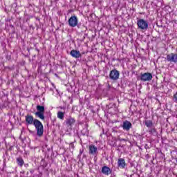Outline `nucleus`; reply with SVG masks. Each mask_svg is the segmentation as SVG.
I'll use <instances>...</instances> for the list:
<instances>
[{"mask_svg":"<svg viewBox=\"0 0 177 177\" xmlns=\"http://www.w3.org/2000/svg\"><path fill=\"white\" fill-rule=\"evenodd\" d=\"M137 26L138 30L146 31L149 28V22L144 19H138L137 20Z\"/></svg>","mask_w":177,"mask_h":177,"instance_id":"f03ea898","label":"nucleus"},{"mask_svg":"<svg viewBox=\"0 0 177 177\" xmlns=\"http://www.w3.org/2000/svg\"><path fill=\"white\" fill-rule=\"evenodd\" d=\"M149 133L151 135H153V136H156L157 135V129H156V128H151L149 129Z\"/></svg>","mask_w":177,"mask_h":177,"instance_id":"aec40b11","label":"nucleus"},{"mask_svg":"<svg viewBox=\"0 0 177 177\" xmlns=\"http://www.w3.org/2000/svg\"><path fill=\"white\" fill-rule=\"evenodd\" d=\"M33 125L37 131V136H39V138L44 136V124H42V122L37 119L35 120Z\"/></svg>","mask_w":177,"mask_h":177,"instance_id":"f257e3e1","label":"nucleus"},{"mask_svg":"<svg viewBox=\"0 0 177 177\" xmlns=\"http://www.w3.org/2000/svg\"><path fill=\"white\" fill-rule=\"evenodd\" d=\"M81 32H84V30H81Z\"/></svg>","mask_w":177,"mask_h":177,"instance_id":"473e14b6","label":"nucleus"},{"mask_svg":"<svg viewBox=\"0 0 177 177\" xmlns=\"http://www.w3.org/2000/svg\"><path fill=\"white\" fill-rule=\"evenodd\" d=\"M60 109H63V107H60Z\"/></svg>","mask_w":177,"mask_h":177,"instance_id":"4c0bfd02","label":"nucleus"},{"mask_svg":"<svg viewBox=\"0 0 177 177\" xmlns=\"http://www.w3.org/2000/svg\"><path fill=\"white\" fill-rule=\"evenodd\" d=\"M101 171L104 175L108 176V175L111 174L112 170H111V169H110V167H109L107 166H104V167H102Z\"/></svg>","mask_w":177,"mask_h":177,"instance_id":"f8f14e48","label":"nucleus"},{"mask_svg":"<svg viewBox=\"0 0 177 177\" xmlns=\"http://www.w3.org/2000/svg\"><path fill=\"white\" fill-rule=\"evenodd\" d=\"M147 147V145H145V149H147V147Z\"/></svg>","mask_w":177,"mask_h":177,"instance_id":"cd10ccee","label":"nucleus"},{"mask_svg":"<svg viewBox=\"0 0 177 177\" xmlns=\"http://www.w3.org/2000/svg\"><path fill=\"white\" fill-rule=\"evenodd\" d=\"M81 133L83 136H88V135H89V130H88V128H84L82 130Z\"/></svg>","mask_w":177,"mask_h":177,"instance_id":"f3484780","label":"nucleus"},{"mask_svg":"<svg viewBox=\"0 0 177 177\" xmlns=\"http://www.w3.org/2000/svg\"><path fill=\"white\" fill-rule=\"evenodd\" d=\"M113 106H115V104H113Z\"/></svg>","mask_w":177,"mask_h":177,"instance_id":"c9c22d12","label":"nucleus"},{"mask_svg":"<svg viewBox=\"0 0 177 177\" xmlns=\"http://www.w3.org/2000/svg\"><path fill=\"white\" fill-rule=\"evenodd\" d=\"M30 174H34V171H30Z\"/></svg>","mask_w":177,"mask_h":177,"instance_id":"a878e982","label":"nucleus"},{"mask_svg":"<svg viewBox=\"0 0 177 177\" xmlns=\"http://www.w3.org/2000/svg\"><path fill=\"white\" fill-rule=\"evenodd\" d=\"M57 118H59V120H64V113L62 111H58Z\"/></svg>","mask_w":177,"mask_h":177,"instance_id":"6ab92c4d","label":"nucleus"},{"mask_svg":"<svg viewBox=\"0 0 177 177\" xmlns=\"http://www.w3.org/2000/svg\"><path fill=\"white\" fill-rule=\"evenodd\" d=\"M167 62H170V63H177V54L176 53H171L167 55L166 57Z\"/></svg>","mask_w":177,"mask_h":177,"instance_id":"6e6552de","label":"nucleus"},{"mask_svg":"<svg viewBox=\"0 0 177 177\" xmlns=\"http://www.w3.org/2000/svg\"><path fill=\"white\" fill-rule=\"evenodd\" d=\"M36 50H37V52H39V50L38 48H36Z\"/></svg>","mask_w":177,"mask_h":177,"instance_id":"bb28decb","label":"nucleus"},{"mask_svg":"<svg viewBox=\"0 0 177 177\" xmlns=\"http://www.w3.org/2000/svg\"><path fill=\"white\" fill-rule=\"evenodd\" d=\"M21 174H24V171H21Z\"/></svg>","mask_w":177,"mask_h":177,"instance_id":"2f4dec72","label":"nucleus"},{"mask_svg":"<svg viewBox=\"0 0 177 177\" xmlns=\"http://www.w3.org/2000/svg\"><path fill=\"white\" fill-rule=\"evenodd\" d=\"M7 106H8V103L7 101H5L3 104H0V109H5Z\"/></svg>","mask_w":177,"mask_h":177,"instance_id":"412c9836","label":"nucleus"},{"mask_svg":"<svg viewBox=\"0 0 177 177\" xmlns=\"http://www.w3.org/2000/svg\"><path fill=\"white\" fill-rule=\"evenodd\" d=\"M37 113H45V106L41 105H37Z\"/></svg>","mask_w":177,"mask_h":177,"instance_id":"2eb2a0df","label":"nucleus"},{"mask_svg":"<svg viewBox=\"0 0 177 177\" xmlns=\"http://www.w3.org/2000/svg\"><path fill=\"white\" fill-rule=\"evenodd\" d=\"M11 27H13V26H12V25H11Z\"/></svg>","mask_w":177,"mask_h":177,"instance_id":"e433bc0d","label":"nucleus"},{"mask_svg":"<svg viewBox=\"0 0 177 177\" xmlns=\"http://www.w3.org/2000/svg\"><path fill=\"white\" fill-rule=\"evenodd\" d=\"M89 154H91V156H97V147L93 145H89Z\"/></svg>","mask_w":177,"mask_h":177,"instance_id":"9d476101","label":"nucleus"},{"mask_svg":"<svg viewBox=\"0 0 177 177\" xmlns=\"http://www.w3.org/2000/svg\"><path fill=\"white\" fill-rule=\"evenodd\" d=\"M80 154H82V151L80 150Z\"/></svg>","mask_w":177,"mask_h":177,"instance_id":"7c9ffc66","label":"nucleus"},{"mask_svg":"<svg viewBox=\"0 0 177 177\" xmlns=\"http://www.w3.org/2000/svg\"><path fill=\"white\" fill-rule=\"evenodd\" d=\"M153 80V75L150 73H141L140 80L145 82L146 81H151Z\"/></svg>","mask_w":177,"mask_h":177,"instance_id":"39448f33","label":"nucleus"},{"mask_svg":"<svg viewBox=\"0 0 177 177\" xmlns=\"http://www.w3.org/2000/svg\"><path fill=\"white\" fill-rule=\"evenodd\" d=\"M24 167H26V168H27V167H28V163L25 164Z\"/></svg>","mask_w":177,"mask_h":177,"instance_id":"5701e85b","label":"nucleus"},{"mask_svg":"<svg viewBox=\"0 0 177 177\" xmlns=\"http://www.w3.org/2000/svg\"><path fill=\"white\" fill-rule=\"evenodd\" d=\"M68 26L70 27H77L78 26V18L77 16H71L68 20Z\"/></svg>","mask_w":177,"mask_h":177,"instance_id":"7ed1b4c3","label":"nucleus"},{"mask_svg":"<svg viewBox=\"0 0 177 177\" xmlns=\"http://www.w3.org/2000/svg\"><path fill=\"white\" fill-rule=\"evenodd\" d=\"M36 120L38 119H34V116L29 114L25 116V121L26 122V125H34V122H35Z\"/></svg>","mask_w":177,"mask_h":177,"instance_id":"423d86ee","label":"nucleus"},{"mask_svg":"<svg viewBox=\"0 0 177 177\" xmlns=\"http://www.w3.org/2000/svg\"><path fill=\"white\" fill-rule=\"evenodd\" d=\"M109 78H111L112 81H117V80L120 78V72L116 69L111 71L109 73Z\"/></svg>","mask_w":177,"mask_h":177,"instance_id":"20e7f679","label":"nucleus"},{"mask_svg":"<svg viewBox=\"0 0 177 177\" xmlns=\"http://www.w3.org/2000/svg\"><path fill=\"white\" fill-rule=\"evenodd\" d=\"M17 164L19 165V167H23L24 165V160H23V158L19 157L17 158Z\"/></svg>","mask_w":177,"mask_h":177,"instance_id":"4468645a","label":"nucleus"},{"mask_svg":"<svg viewBox=\"0 0 177 177\" xmlns=\"http://www.w3.org/2000/svg\"><path fill=\"white\" fill-rule=\"evenodd\" d=\"M123 131H126V132H129L131 128H132V123L128 120H125L123 122V124L121 125Z\"/></svg>","mask_w":177,"mask_h":177,"instance_id":"0eeeda50","label":"nucleus"},{"mask_svg":"<svg viewBox=\"0 0 177 177\" xmlns=\"http://www.w3.org/2000/svg\"><path fill=\"white\" fill-rule=\"evenodd\" d=\"M66 125L68 127V128H71L74 124H75V120L73 118H69L66 119Z\"/></svg>","mask_w":177,"mask_h":177,"instance_id":"9b49d317","label":"nucleus"},{"mask_svg":"<svg viewBox=\"0 0 177 177\" xmlns=\"http://www.w3.org/2000/svg\"><path fill=\"white\" fill-rule=\"evenodd\" d=\"M44 112H36L35 113V115L36 117H38L40 118V120H45V115H44Z\"/></svg>","mask_w":177,"mask_h":177,"instance_id":"dca6fc26","label":"nucleus"},{"mask_svg":"<svg viewBox=\"0 0 177 177\" xmlns=\"http://www.w3.org/2000/svg\"><path fill=\"white\" fill-rule=\"evenodd\" d=\"M30 133H32V131L29 130Z\"/></svg>","mask_w":177,"mask_h":177,"instance_id":"393cba45","label":"nucleus"},{"mask_svg":"<svg viewBox=\"0 0 177 177\" xmlns=\"http://www.w3.org/2000/svg\"><path fill=\"white\" fill-rule=\"evenodd\" d=\"M70 55L71 56H72V57H75V59H80V57H82V55H81V52L77 50H72L70 53Z\"/></svg>","mask_w":177,"mask_h":177,"instance_id":"1a4fd4ad","label":"nucleus"},{"mask_svg":"<svg viewBox=\"0 0 177 177\" xmlns=\"http://www.w3.org/2000/svg\"><path fill=\"white\" fill-rule=\"evenodd\" d=\"M145 125L147 127V128H153V121L145 120Z\"/></svg>","mask_w":177,"mask_h":177,"instance_id":"a211bd4d","label":"nucleus"},{"mask_svg":"<svg viewBox=\"0 0 177 177\" xmlns=\"http://www.w3.org/2000/svg\"><path fill=\"white\" fill-rule=\"evenodd\" d=\"M149 156V154H147V156H146V157H148Z\"/></svg>","mask_w":177,"mask_h":177,"instance_id":"72a5a7b5","label":"nucleus"},{"mask_svg":"<svg viewBox=\"0 0 177 177\" xmlns=\"http://www.w3.org/2000/svg\"><path fill=\"white\" fill-rule=\"evenodd\" d=\"M82 27H83V28H85V26L83 25V26H82Z\"/></svg>","mask_w":177,"mask_h":177,"instance_id":"c756f323","label":"nucleus"},{"mask_svg":"<svg viewBox=\"0 0 177 177\" xmlns=\"http://www.w3.org/2000/svg\"><path fill=\"white\" fill-rule=\"evenodd\" d=\"M7 59H8V60H10V56H7Z\"/></svg>","mask_w":177,"mask_h":177,"instance_id":"b1692460","label":"nucleus"},{"mask_svg":"<svg viewBox=\"0 0 177 177\" xmlns=\"http://www.w3.org/2000/svg\"><path fill=\"white\" fill-rule=\"evenodd\" d=\"M76 27H77V28H81V24H78V22H77V25H76Z\"/></svg>","mask_w":177,"mask_h":177,"instance_id":"4be33fe9","label":"nucleus"},{"mask_svg":"<svg viewBox=\"0 0 177 177\" xmlns=\"http://www.w3.org/2000/svg\"><path fill=\"white\" fill-rule=\"evenodd\" d=\"M118 167H121L122 168H125L127 164L125 163V160L124 158H119L118 160Z\"/></svg>","mask_w":177,"mask_h":177,"instance_id":"ddd939ff","label":"nucleus"},{"mask_svg":"<svg viewBox=\"0 0 177 177\" xmlns=\"http://www.w3.org/2000/svg\"><path fill=\"white\" fill-rule=\"evenodd\" d=\"M122 140H125V139H122Z\"/></svg>","mask_w":177,"mask_h":177,"instance_id":"f704fd0d","label":"nucleus"},{"mask_svg":"<svg viewBox=\"0 0 177 177\" xmlns=\"http://www.w3.org/2000/svg\"><path fill=\"white\" fill-rule=\"evenodd\" d=\"M131 167H133V163H131Z\"/></svg>","mask_w":177,"mask_h":177,"instance_id":"c85d7f7f","label":"nucleus"}]
</instances>
